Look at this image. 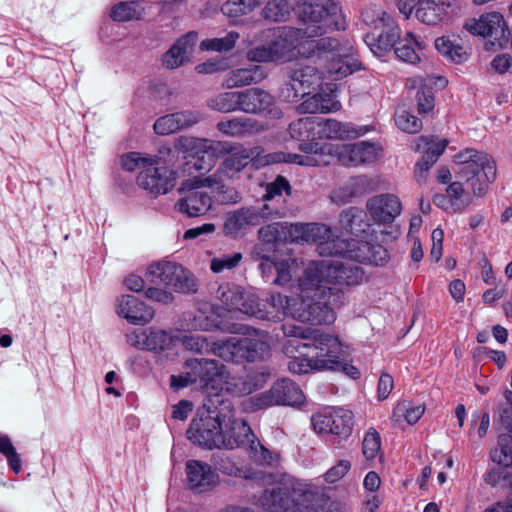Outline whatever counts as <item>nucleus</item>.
Listing matches in <instances>:
<instances>
[{
    "mask_svg": "<svg viewBox=\"0 0 512 512\" xmlns=\"http://www.w3.org/2000/svg\"><path fill=\"white\" fill-rule=\"evenodd\" d=\"M0 453L3 454L8 461L11 469L19 473L22 469L21 459L16 452L15 447L13 446L10 438L7 435L0 433Z\"/></svg>",
    "mask_w": 512,
    "mask_h": 512,
    "instance_id": "58",
    "label": "nucleus"
},
{
    "mask_svg": "<svg viewBox=\"0 0 512 512\" xmlns=\"http://www.w3.org/2000/svg\"><path fill=\"white\" fill-rule=\"evenodd\" d=\"M137 184L148 194L157 197L167 194L176 184V177L173 171L158 164L148 165L141 170L137 176Z\"/></svg>",
    "mask_w": 512,
    "mask_h": 512,
    "instance_id": "19",
    "label": "nucleus"
},
{
    "mask_svg": "<svg viewBox=\"0 0 512 512\" xmlns=\"http://www.w3.org/2000/svg\"><path fill=\"white\" fill-rule=\"evenodd\" d=\"M266 304L261 306V310L267 314L266 317H257L258 319H280L282 316H291L296 309L297 299L282 295L279 292H271L265 299Z\"/></svg>",
    "mask_w": 512,
    "mask_h": 512,
    "instance_id": "36",
    "label": "nucleus"
},
{
    "mask_svg": "<svg viewBox=\"0 0 512 512\" xmlns=\"http://www.w3.org/2000/svg\"><path fill=\"white\" fill-rule=\"evenodd\" d=\"M327 72L334 80L345 78L360 69L358 60L347 50L332 57L325 65Z\"/></svg>",
    "mask_w": 512,
    "mask_h": 512,
    "instance_id": "40",
    "label": "nucleus"
},
{
    "mask_svg": "<svg viewBox=\"0 0 512 512\" xmlns=\"http://www.w3.org/2000/svg\"><path fill=\"white\" fill-rule=\"evenodd\" d=\"M239 38L237 32L231 31L221 38H211L201 41L200 48L206 51L226 52L235 47Z\"/></svg>",
    "mask_w": 512,
    "mask_h": 512,
    "instance_id": "53",
    "label": "nucleus"
},
{
    "mask_svg": "<svg viewBox=\"0 0 512 512\" xmlns=\"http://www.w3.org/2000/svg\"><path fill=\"white\" fill-rule=\"evenodd\" d=\"M159 157L142 155L138 152H130L121 158V164L126 171L144 170L148 165L159 164Z\"/></svg>",
    "mask_w": 512,
    "mask_h": 512,
    "instance_id": "51",
    "label": "nucleus"
},
{
    "mask_svg": "<svg viewBox=\"0 0 512 512\" xmlns=\"http://www.w3.org/2000/svg\"><path fill=\"white\" fill-rule=\"evenodd\" d=\"M364 134L361 128L357 129L350 123H342L335 119L318 118L316 136L325 139L356 138Z\"/></svg>",
    "mask_w": 512,
    "mask_h": 512,
    "instance_id": "34",
    "label": "nucleus"
},
{
    "mask_svg": "<svg viewBox=\"0 0 512 512\" xmlns=\"http://www.w3.org/2000/svg\"><path fill=\"white\" fill-rule=\"evenodd\" d=\"M392 48L403 62L417 64L420 61L419 51L425 48V43L417 39L412 32H407L404 38L398 37Z\"/></svg>",
    "mask_w": 512,
    "mask_h": 512,
    "instance_id": "38",
    "label": "nucleus"
},
{
    "mask_svg": "<svg viewBox=\"0 0 512 512\" xmlns=\"http://www.w3.org/2000/svg\"><path fill=\"white\" fill-rule=\"evenodd\" d=\"M248 226H256L263 221L273 218H282L288 214L285 207L273 206L270 203H261L259 205L241 208Z\"/></svg>",
    "mask_w": 512,
    "mask_h": 512,
    "instance_id": "37",
    "label": "nucleus"
},
{
    "mask_svg": "<svg viewBox=\"0 0 512 512\" xmlns=\"http://www.w3.org/2000/svg\"><path fill=\"white\" fill-rule=\"evenodd\" d=\"M305 271L326 286L329 284L353 286L361 284L364 280V271L360 266L335 259L313 261Z\"/></svg>",
    "mask_w": 512,
    "mask_h": 512,
    "instance_id": "9",
    "label": "nucleus"
},
{
    "mask_svg": "<svg viewBox=\"0 0 512 512\" xmlns=\"http://www.w3.org/2000/svg\"><path fill=\"white\" fill-rule=\"evenodd\" d=\"M290 225L287 222H275L259 229V238L265 243H273L287 239Z\"/></svg>",
    "mask_w": 512,
    "mask_h": 512,
    "instance_id": "52",
    "label": "nucleus"
},
{
    "mask_svg": "<svg viewBox=\"0 0 512 512\" xmlns=\"http://www.w3.org/2000/svg\"><path fill=\"white\" fill-rule=\"evenodd\" d=\"M299 299L292 318L313 325L332 324L335 309L343 304L344 294L337 287L321 284L304 270L298 284Z\"/></svg>",
    "mask_w": 512,
    "mask_h": 512,
    "instance_id": "3",
    "label": "nucleus"
},
{
    "mask_svg": "<svg viewBox=\"0 0 512 512\" xmlns=\"http://www.w3.org/2000/svg\"><path fill=\"white\" fill-rule=\"evenodd\" d=\"M315 37L307 36L303 39L301 45V57L317 58L326 63L332 58L341 54L346 49L340 41L334 37H323L314 39Z\"/></svg>",
    "mask_w": 512,
    "mask_h": 512,
    "instance_id": "25",
    "label": "nucleus"
},
{
    "mask_svg": "<svg viewBox=\"0 0 512 512\" xmlns=\"http://www.w3.org/2000/svg\"><path fill=\"white\" fill-rule=\"evenodd\" d=\"M366 214L359 208H349L342 214V221L347 222V226L352 234L357 236L367 233L370 224L365 221Z\"/></svg>",
    "mask_w": 512,
    "mask_h": 512,
    "instance_id": "49",
    "label": "nucleus"
},
{
    "mask_svg": "<svg viewBox=\"0 0 512 512\" xmlns=\"http://www.w3.org/2000/svg\"><path fill=\"white\" fill-rule=\"evenodd\" d=\"M455 163L457 180L447 187L446 193L451 211L458 212L471 202L463 185L466 184L475 196L484 195L489 184L496 179V164L490 155L474 149H466L455 155Z\"/></svg>",
    "mask_w": 512,
    "mask_h": 512,
    "instance_id": "2",
    "label": "nucleus"
},
{
    "mask_svg": "<svg viewBox=\"0 0 512 512\" xmlns=\"http://www.w3.org/2000/svg\"><path fill=\"white\" fill-rule=\"evenodd\" d=\"M229 414H223V441L221 448H242L250 457L260 465L270 464L273 461L272 453L257 439L250 426L242 419L234 418L230 403H223Z\"/></svg>",
    "mask_w": 512,
    "mask_h": 512,
    "instance_id": "4",
    "label": "nucleus"
},
{
    "mask_svg": "<svg viewBox=\"0 0 512 512\" xmlns=\"http://www.w3.org/2000/svg\"><path fill=\"white\" fill-rule=\"evenodd\" d=\"M348 244L343 256L349 259L376 266H382L388 261V251L382 245L357 239H348Z\"/></svg>",
    "mask_w": 512,
    "mask_h": 512,
    "instance_id": "22",
    "label": "nucleus"
},
{
    "mask_svg": "<svg viewBox=\"0 0 512 512\" xmlns=\"http://www.w3.org/2000/svg\"><path fill=\"white\" fill-rule=\"evenodd\" d=\"M218 184L215 176H194L184 180L178 189L179 193H185L176 204V209L188 217H198L204 215L211 207V197L199 191V188L214 187Z\"/></svg>",
    "mask_w": 512,
    "mask_h": 512,
    "instance_id": "11",
    "label": "nucleus"
},
{
    "mask_svg": "<svg viewBox=\"0 0 512 512\" xmlns=\"http://www.w3.org/2000/svg\"><path fill=\"white\" fill-rule=\"evenodd\" d=\"M311 421L315 432L346 439L352 432L353 413L343 408H325L315 413Z\"/></svg>",
    "mask_w": 512,
    "mask_h": 512,
    "instance_id": "17",
    "label": "nucleus"
},
{
    "mask_svg": "<svg viewBox=\"0 0 512 512\" xmlns=\"http://www.w3.org/2000/svg\"><path fill=\"white\" fill-rule=\"evenodd\" d=\"M381 448V438L380 434L374 429L370 428L367 433L365 434V437L363 439L362 443V452L363 455L367 460L374 459Z\"/></svg>",
    "mask_w": 512,
    "mask_h": 512,
    "instance_id": "60",
    "label": "nucleus"
},
{
    "mask_svg": "<svg viewBox=\"0 0 512 512\" xmlns=\"http://www.w3.org/2000/svg\"><path fill=\"white\" fill-rule=\"evenodd\" d=\"M197 42V33L188 32L179 38L162 56V64L167 69H176L190 61Z\"/></svg>",
    "mask_w": 512,
    "mask_h": 512,
    "instance_id": "30",
    "label": "nucleus"
},
{
    "mask_svg": "<svg viewBox=\"0 0 512 512\" xmlns=\"http://www.w3.org/2000/svg\"><path fill=\"white\" fill-rule=\"evenodd\" d=\"M291 76L292 81L297 82L301 88L319 86L323 79L322 72L313 66H304L296 69Z\"/></svg>",
    "mask_w": 512,
    "mask_h": 512,
    "instance_id": "50",
    "label": "nucleus"
},
{
    "mask_svg": "<svg viewBox=\"0 0 512 512\" xmlns=\"http://www.w3.org/2000/svg\"><path fill=\"white\" fill-rule=\"evenodd\" d=\"M265 382L264 375H249L246 377L232 376L223 366V375L219 379V391H226L234 396L251 394L261 388Z\"/></svg>",
    "mask_w": 512,
    "mask_h": 512,
    "instance_id": "29",
    "label": "nucleus"
},
{
    "mask_svg": "<svg viewBox=\"0 0 512 512\" xmlns=\"http://www.w3.org/2000/svg\"><path fill=\"white\" fill-rule=\"evenodd\" d=\"M173 340L171 332L156 327L147 328L146 351L162 352L169 348Z\"/></svg>",
    "mask_w": 512,
    "mask_h": 512,
    "instance_id": "47",
    "label": "nucleus"
},
{
    "mask_svg": "<svg viewBox=\"0 0 512 512\" xmlns=\"http://www.w3.org/2000/svg\"><path fill=\"white\" fill-rule=\"evenodd\" d=\"M313 499L308 485L300 484L292 492L282 488L265 490L258 501L266 512H307Z\"/></svg>",
    "mask_w": 512,
    "mask_h": 512,
    "instance_id": "12",
    "label": "nucleus"
},
{
    "mask_svg": "<svg viewBox=\"0 0 512 512\" xmlns=\"http://www.w3.org/2000/svg\"><path fill=\"white\" fill-rule=\"evenodd\" d=\"M395 123L399 129L407 133H418L422 128V121L405 110L396 112Z\"/></svg>",
    "mask_w": 512,
    "mask_h": 512,
    "instance_id": "59",
    "label": "nucleus"
},
{
    "mask_svg": "<svg viewBox=\"0 0 512 512\" xmlns=\"http://www.w3.org/2000/svg\"><path fill=\"white\" fill-rule=\"evenodd\" d=\"M242 259L241 253H234L231 255H223L220 257H214L210 262V269L214 273H221L225 270H231L235 268Z\"/></svg>",
    "mask_w": 512,
    "mask_h": 512,
    "instance_id": "63",
    "label": "nucleus"
},
{
    "mask_svg": "<svg viewBox=\"0 0 512 512\" xmlns=\"http://www.w3.org/2000/svg\"><path fill=\"white\" fill-rule=\"evenodd\" d=\"M423 413V406H412L409 402L403 401L398 403L394 408L392 419L394 421H399L402 417H404L407 423L412 425L415 424L421 418Z\"/></svg>",
    "mask_w": 512,
    "mask_h": 512,
    "instance_id": "56",
    "label": "nucleus"
},
{
    "mask_svg": "<svg viewBox=\"0 0 512 512\" xmlns=\"http://www.w3.org/2000/svg\"><path fill=\"white\" fill-rule=\"evenodd\" d=\"M147 280L177 293L190 294L198 290V281L188 269L172 261L152 263L146 273Z\"/></svg>",
    "mask_w": 512,
    "mask_h": 512,
    "instance_id": "8",
    "label": "nucleus"
},
{
    "mask_svg": "<svg viewBox=\"0 0 512 512\" xmlns=\"http://www.w3.org/2000/svg\"><path fill=\"white\" fill-rule=\"evenodd\" d=\"M318 117L299 118L289 125V133L292 138L304 141L316 136Z\"/></svg>",
    "mask_w": 512,
    "mask_h": 512,
    "instance_id": "45",
    "label": "nucleus"
},
{
    "mask_svg": "<svg viewBox=\"0 0 512 512\" xmlns=\"http://www.w3.org/2000/svg\"><path fill=\"white\" fill-rule=\"evenodd\" d=\"M366 208L376 223L390 224L400 215L402 204L394 194H380L370 198Z\"/></svg>",
    "mask_w": 512,
    "mask_h": 512,
    "instance_id": "23",
    "label": "nucleus"
},
{
    "mask_svg": "<svg viewBox=\"0 0 512 512\" xmlns=\"http://www.w3.org/2000/svg\"><path fill=\"white\" fill-rule=\"evenodd\" d=\"M117 314L135 325H145L154 317V309L133 295H123L117 300Z\"/></svg>",
    "mask_w": 512,
    "mask_h": 512,
    "instance_id": "26",
    "label": "nucleus"
},
{
    "mask_svg": "<svg viewBox=\"0 0 512 512\" xmlns=\"http://www.w3.org/2000/svg\"><path fill=\"white\" fill-rule=\"evenodd\" d=\"M494 463L505 467L512 466V435L501 434L498 437L497 446L490 452Z\"/></svg>",
    "mask_w": 512,
    "mask_h": 512,
    "instance_id": "44",
    "label": "nucleus"
},
{
    "mask_svg": "<svg viewBox=\"0 0 512 512\" xmlns=\"http://www.w3.org/2000/svg\"><path fill=\"white\" fill-rule=\"evenodd\" d=\"M259 4L260 0H228L221 10L229 17H240L252 12Z\"/></svg>",
    "mask_w": 512,
    "mask_h": 512,
    "instance_id": "55",
    "label": "nucleus"
},
{
    "mask_svg": "<svg viewBox=\"0 0 512 512\" xmlns=\"http://www.w3.org/2000/svg\"><path fill=\"white\" fill-rule=\"evenodd\" d=\"M240 110L249 114H266L272 118L281 116V110L277 107L273 96L258 87L240 92Z\"/></svg>",
    "mask_w": 512,
    "mask_h": 512,
    "instance_id": "20",
    "label": "nucleus"
},
{
    "mask_svg": "<svg viewBox=\"0 0 512 512\" xmlns=\"http://www.w3.org/2000/svg\"><path fill=\"white\" fill-rule=\"evenodd\" d=\"M450 6V0H421L416 10V17L424 24L436 25L447 14Z\"/></svg>",
    "mask_w": 512,
    "mask_h": 512,
    "instance_id": "39",
    "label": "nucleus"
},
{
    "mask_svg": "<svg viewBox=\"0 0 512 512\" xmlns=\"http://www.w3.org/2000/svg\"><path fill=\"white\" fill-rule=\"evenodd\" d=\"M213 339L200 334H186L181 337V343L186 350L197 354H210Z\"/></svg>",
    "mask_w": 512,
    "mask_h": 512,
    "instance_id": "54",
    "label": "nucleus"
},
{
    "mask_svg": "<svg viewBox=\"0 0 512 512\" xmlns=\"http://www.w3.org/2000/svg\"><path fill=\"white\" fill-rule=\"evenodd\" d=\"M267 77L266 69L261 65L250 64L230 70L222 80V87L228 90L258 84Z\"/></svg>",
    "mask_w": 512,
    "mask_h": 512,
    "instance_id": "27",
    "label": "nucleus"
},
{
    "mask_svg": "<svg viewBox=\"0 0 512 512\" xmlns=\"http://www.w3.org/2000/svg\"><path fill=\"white\" fill-rule=\"evenodd\" d=\"M447 144L448 142L446 140L433 142L429 137L421 136L415 141V150L419 151L422 148H426L421 159L433 166L440 155L445 151Z\"/></svg>",
    "mask_w": 512,
    "mask_h": 512,
    "instance_id": "43",
    "label": "nucleus"
},
{
    "mask_svg": "<svg viewBox=\"0 0 512 512\" xmlns=\"http://www.w3.org/2000/svg\"><path fill=\"white\" fill-rule=\"evenodd\" d=\"M201 115L197 111H180L159 117L154 125V131L158 135H170L179 130L190 128L197 124Z\"/></svg>",
    "mask_w": 512,
    "mask_h": 512,
    "instance_id": "28",
    "label": "nucleus"
},
{
    "mask_svg": "<svg viewBox=\"0 0 512 512\" xmlns=\"http://www.w3.org/2000/svg\"><path fill=\"white\" fill-rule=\"evenodd\" d=\"M299 150L304 154L286 152H273L266 154L265 163H293L302 166H315L318 164L315 157L312 156L313 153L318 151L317 142H302L299 144Z\"/></svg>",
    "mask_w": 512,
    "mask_h": 512,
    "instance_id": "33",
    "label": "nucleus"
},
{
    "mask_svg": "<svg viewBox=\"0 0 512 512\" xmlns=\"http://www.w3.org/2000/svg\"><path fill=\"white\" fill-rule=\"evenodd\" d=\"M381 146L368 141L343 144L336 149L339 162L345 166L373 163L381 156Z\"/></svg>",
    "mask_w": 512,
    "mask_h": 512,
    "instance_id": "21",
    "label": "nucleus"
},
{
    "mask_svg": "<svg viewBox=\"0 0 512 512\" xmlns=\"http://www.w3.org/2000/svg\"><path fill=\"white\" fill-rule=\"evenodd\" d=\"M361 17L367 26L382 30L377 38H371L373 43L368 42L371 50L378 55H382L391 50L399 37V27L394 19L381 7L376 5L364 9L361 13Z\"/></svg>",
    "mask_w": 512,
    "mask_h": 512,
    "instance_id": "13",
    "label": "nucleus"
},
{
    "mask_svg": "<svg viewBox=\"0 0 512 512\" xmlns=\"http://www.w3.org/2000/svg\"><path fill=\"white\" fill-rule=\"evenodd\" d=\"M247 227L248 225L241 209L228 214L224 223L225 233L233 237H237Z\"/></svg>",
    "mask_w": 512,
    "mask_h": 512,
    "instance_id": "62",
    "label": "nucleus"
},
{
    "mask_svg": "<svg viewBox=\"0 0 512 512\" xmlns=\"http://www.w3.org/2000/svg\"><path fill=\"white\" fill-rule=\"evenodd\" d=\"M229 68L228 62L223 58H211L203 63L198 64L195 70L199 74H213L216 72L226 71Z\"/></svg>",
    "mask_w": 512,
    "mask_h": 512,
    "instance_id": "64",
    "label": "nucleus"
},
{
    "mask_svg": "<svg viewBox=\"0 0 512 512\" xmlns=\"http://www.w3.org/2000/svg\"><path fill=\"white\" fill-rule=\"evenodd\" d=\"M217 129L231 137L244 136L257 130V122L246 117H237L217 123Z\"/></svg>",
    "mask_w": 512,
    "mask_h": 512,
    "instance_id": "41",
    "label": "nucleus"
},
{
    "mask_svg": "<svg viewBox=\"0 0 512 512\" xmlns=\"http://www.w3.org/2000/svg\"><path fill=\"white\" fill-rule=\"evenodd\" d=\"M292 11L296 12L295 0H270L262 13L267 20L280 22L286 21Z\"/></svg>",
    "mask_w": 512,
    "mask_h": 512,
    "instance_id": "42",
    "label": "nucleus"
},
{
    "mask_svg": "<svg viewBox=\"0 0 512 512\" xmlns=\"http://www.w3.org/2000/svg\"><path fill=\"white\" fill-rule=\"evenodd\" d=\"M464 28L473 35L490 37L496 41L504 38L506 33L504 18L498 12L483 14L478 19H469L465 22Z\"/></svg>",
    "mask_w": 512,
    "mask_h": 512,
    "instance_id": "24",
    "label": "nucleus"
},
{
    "mask_svg": "<svg viewBox=\"0 0 512 512\" xmlns=\"http://www.w3.org/2000/svg\"><path fill=\"white\" fill-rule=\"evenodd\" d=\"M305 400L302 390L289 379L276 381L266 392L257 394L249 399L255 410L265 409L274 405H301Z\"/></svg>",
    "mask_w": 512,
    "mask_h": 512,
    "instance_id": "14",
    "label": "nucleus"
},
{
    "mask_svg": "<svg viewBox=\"0 0 512 512\" xmlns=\"http://www.w3.org/2000/svg\"><path fill=\"white\" fill-rule=\"evenodd\" d=\"M321 35L312 34L307 25L305 28H279L275 40L268 44L272 62H286L297 55L301 56L303 39L307 36L318 37Z\"/></svg>",
    "mask_w": 512,
    "mask_h": 512,
    "instance_id": "15",
    "label": "nucleus"
},
{
    "mask_svg": "<svg viewBox=\"0 0 512 512\" xmlns=\"http://www.w3.org/2000/svg\"><path fill=\"white\" fill-rule=\"evenodd\" d=\"M341 104L336 99L335 93L330 90L329 92L321 91L312 96H308L298 106L300 113L316 114V113H331L340 110Z\"/></svg>",
    "mask_w": 512,
    "mask_h": 512,
    "instance_id": "35",
    "label": "nucleus"
},
{
    "mask_svg": "<svg viewBox=\"0 0 512 512\" xmlns=\"http://www.w3.org/2000/svg\"><path fill=\"white\" fill-rule=\"evenodd\" d=\"M186 473L190 488L198 492L207 491L218 483V475L215 471L210 465L201 461H187Z\"/></svg>",
    "mask_w": 512,
    "mask_h": 512,
    "instance_id": "31",
    "label": "nucleus"
},
{
    "mask_svg": "<svg viewBox=\"0 0 512 512\" xmlns=\"http://www.w3.org/2000/svg\"><path fill=\"white\" fill-rule=\"evenodd\" d=\"M141 11L136 2H121L115 5L111 10V17L115 21L125 22L134 19H139Z\"/></svg>",
    "mask_w": 512,
    "mask_h": 512,
    "instance_id": "57",
    "label": "nucleus"
},
{
    "mask_svg": "<svg viewBox=\"0 0 512 512\" xmlns=\"http://www.w3.org/2000/svg\"><path fill=\"white\" fill-rule=\"evenodd\" d=\"M282 331L289 338L283 344V352L290 358V372L306 374L339 366L340 340L337 336L290 323L283 324Z\"/></svg>",
    "mask_w": 512,
    "mask_h": 512,
    "instance_id": "1",
    "label": "nucleus"
},
{
    "mask_svg": "<svg viewBox=\"0 0 512 512\" xmlns=\"http://www.w3.org/2000/svg\"><path fill=\"white\" fill-rule=\"evenodd\" d=\"M223 410L215 416L206 415L192 420L187 436L190 441L201 447L221 448L223 441Z\"/></svg>",
    "mask_w": 512,
    "mask_h": 512,
    "instance_id": "16",
    "label": "nucleus"
},
{
    "mask_svg": "<svg viewBox=\"0 0 512 512\" xmlns=\"http://www.w3.org/2000/svg\"><path fill=\"white\" fill-rule=\"evenodd\" d=\"M208 106L218 112L240 110V92H222L208 101Z\"/></svg>",
    "mask_w": 512,
    "mask_h": 512,
    "instance_id": "48",
    "label": "nucleus"
},
{
    "mask_svg": "<svg viewBox=\"0 0 512 512\" xmlns=\"http://www.w3.org/2000/svg\"><path fill=\"white\" fill-rule=\"evenodd\" d=\"M203 147L206 151H211L212 155H227L216 173L227 178H233L252 161L268 165L265 163L266 155H261L263 150L259 146L244 147L241 144L205 140Z\"/></svg>",
    "mask_w": 512,
    "mask_h": 512,
    "instance_id": "5",
    "label": "nucleus"
},
{
    "mask_svg": "<svg viewBox=\"0 0 512 512\" xmlns=\"http://www.w3.org/2000/svg\"><path fill=\"white\" fill-rule=\"evenodd\" d=\"M223 366L214 359H189L184 363L181 374L170 377L171 386L181 389L196 384L206 392L218 391Z\"/></svg>",
    "mask_w": 512,
    "mask_h": 512,
    "instance_id": "7",
    "label": "nucleus"
},
{
    "mask_svg": "<svg viewBox=\"0 0 512 512\" xmlns=\"http://www.w3.org/2000/svg\"><path fill=\"white\" fill-rule=\"evenodd\" d=\"M210 354L225 361L239 363L238 338L230 337L223 341L213 340Z\"/></svg>",
    "mask_w": 512,
    "mask_h": 512,
    "instance_id": "46",
    "label": "nucleus"
},
{
    "mask_svg": "<svg viewBox=\"0 0 512 512\" xmlns=\"http://www.w3.org/2000/svg\"><path fill=\"white\" fill-rule=\"evenodd\" d=\"M290 190L291 186L289 182L284 177L278 176L275 181L267 185L263 199L266 203L276 206L274 203L275 198L281 197L283 192H285L286 195H290Z\"/></svg>",
    "mask_w": 512,
    "mask_h": 512,
    "instance_id": "61",
    "label": "nucleus"
},
{
    "mask_svg": "<svg viewBox=\"0 0 512 512\" xmlns=\"http://www.w3.org/2000/svg\"><path fill=\"white\" fill-rule=\"evenodd\" d=\"M218 297L229 310H236L254 317L267 316L261 310V303L258 297L254 294L246 293L240 286L221 285L218 289Z\"/></svg>",
    "mask_w": 512,
    "mask_h": 512,
    "instance_id": "18",
    "label": "nucleus"
},
{
    "mask_svg": "<svg viewBox=\"0 0 512 512\" xmlns=\"http://www.w3.org/2000/svg\"><path fill=\"white\" fill-rule=\"evenodd\" d=\"M269 348L266 334L254 330V335L238 338L239 363L260 360L268 354Z\"/></svg>",
    "mask_w": 512,
    "mask_h": 512,
    "instance_id": "32",
    "label": "nucleus"
},
{
    "mask_svg": "<svg viewBox=\"0 0 512 512\" xmlns=\"http://www.w3.org/2000/svg\"><path fill=\"white\" fill-rule=\"evenodd\" d=\"M289 236L292 240L316 243V250L321 256H343L348 239L335 237L331 229L319 223L290 224Z\"/></svg>",
    "mask_w": 512,
    "mask_h": 512,
    "instance_id": "10",
    "label": "nucleus"
},
{
    "mask_svg": "<svg viewBox=\"0 0 512 512\" xmlns=\"http://www.w3.org/2000/svg\"><path fill=\"white\" fill-rule=\"evenodd\" d=\"M298 19L309 26L312 34H324L327 29H340L341 8L333 0H295Z\"/></svg>",
    "mask_w": 512,
    "mask_h": 512,
    "instance_id": "6",
    "label": "nucleus"
}]
</instances>
